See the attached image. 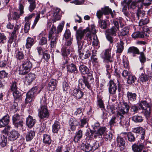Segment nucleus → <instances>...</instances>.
Masks as SVG:
<instances>
[{"mask_svg":"<svg viewBox=\"0 0 152 152\" xmlns=\"http://www.w3.org/2000/svg\"><path fill=\"white\" fill-rule=\"evenodd\" d=\"M121 4L122 6H123L122 8L123 12L126 16H128L129 15V13L127 11V6H128V2L127 1V0H124L122 1L121 2Z\"/></svg>","mask_w":152,"mask_h":152,"instance_id":"obj_31","label":"nucleus"},{"mask_svg":"<svg viewBox=\"0 0 152 152\" xmlns=\"http://www.w3.org/2000/svg\"><path fill=\"white\" fill-rule=\"evenodd\" d=\"M70 50L69 49H67L66 46H64L61 49V54L64 57L63 60V64L68 63L69 61V58L67 56L69 54Z\"/></svg>","mask_w":152,"mask_h":152,"instance_id":"obj_10","label":"nucleus"},{"mask_svg":"<svg viewBox=\"0 0 152 152\" xmlns=\"http://www.w3.org/2000/svg\"><path fill=\"white\" fill-rule=\"evenodd\" d=\"M127 137L128 140L130 142H134L135 140V138L134 134L131 132L127 133Z\"/></svg>","mask_w":152,"mask_h":152,"instance_id":"obj_59","label":"nucleus"},{"mask_svg":"<svg viewBox=\"0 0 152 152\" xmlns=\"http://www.w3.org/2000/svg\"><path fill=\"white\" fill-rule=\"evenodd\" d=\"M57 81L56 80L52 79L49 82L48 86L47 88L49 91H53L56 89Z\"/></svg>","mask_w":152,"mask_h":152,"instance_id":"obj_19","label":"nucleus"},{"mask_svg":"<svg viewBox=\"0 0 152 152\" xmlns=\"http://www.w3.org/2000/svg\"><path fill=\"white\" fill-rule=\"evenodd\" d=\"M79 57L82 60H84V59L88 58L91 55L90 51L88 50L86 51V53L84 55L83 51H79L78 52Z\"/></svg>","mask_w":152,"mask_h":152,"instance_id":"obj_25","label":"nucleus"},{"mask_svg":"<svg viewBox=\"0 0 152 152\" xmlns=\"http://www.w3.org/2000/svg\"><path fill=\"white\" fill-rule=\"evenodd\" d=\"M67 71L68 73L77 74L78 73V70L76 66L73 63L67 65Z\"/></svg>","mask_w":152,"mask_h":152,"instance_id":"obj_15","label":"nucleus"},{"mask_svg":"<svg viewBox=\"0 0 152 152\" xmlns=\"http://www.w3.org/2000/svg\"><path fill=\"white\" fill-rule=\"evenodd\" d=\"M24 3V0H20L19 1L18 9L20 11V14H18L17 12H13L12 13V17L11 15L8 16L9 19H10V18H12L13 20H18L20 18V15H22L24 12L23 10Z\"/></svg>","mask_w":152,"mask_h":152,"instance_id":"obj_5","label":"nucleus"},{"mask_svg":"<svg viewBox=\"0 0 152 152\" xmlns=\"http://www.w3.org/2000/svg\"><path fill=\"white\" fill-rule=\"evenodd\" d=\"M151 31L149 28L147 26H145L143 28V31L141 32H143L144 37L145 36H148Z\"/></svg>","mask_w":152,"mask_h":152,"instance_id":"obj_55","label":"nucleus"},{"mask_svg":"<svg viewBox=\"0 0 152 152\" xmlns=\"http://www.w3.org/2000/svg\"><path fill=\"white\" fill-rule=\"evenodd\" d=\"M89 121L88 117H85L83 118H81L80 120V125L81 127H84L87 124Z\"/></svg>","mask_w":152,"mask_h":152,"instance_id":"obj_42","label":"nucleus"},{"mask_svg":"<svg viewBox=\"0 0 152 152\" xmlns=\"http://www.w3.org/2000/svg\"><path fill=\"white\" fill-rule=\"evenodd\" d=\"M126 95L128 101L129 103L132 102L136 99L137 95L136 93L128 91L127 92Z\"/></svg>","mask_w":152,"mask_h":152,"instance_id":"obj_24","label":"nucleus"},{"mask_svg":"<svg viewBox=\"0 0 152 152\" xmlns=\"http://www.w3.org/2000/svg\"><path fill=\"white\" fill-rule=\"evenodd\" d=\"M38 89V87L36 86L32 88L31 90L29 91L26 94V98L25 100L26 103L30 102L33 100L34 97L36 94L37 91Z\"/></svg>","mask_w":152,"mask_h":152,"instance_id":"obj_7","label":"nucleus"},{"mask_svg":"<svg viewBox=\"0 0 152 152\" xmlns=\"http://www.w3.org/2000/svg\"><path fill=\"white\" fill-rule=\"evenodd\" d=\"M123 63L125 68H127L129 67V62L125 56L123 57Z\"/></svg>","mask_w":152,"mask_h":152,"instance_id":"obj_61","label":"nucleus"},{"mask_svg":"<svg viewBox=\"0 0 152 152\" xmlns=\"http://www.w3.org/2000/svg\"><path fill=\"white\" fill-rule=\"evenodd\" d=\"M116 141L117 145L119 147H122V148H124L125 145V141L122 137L118 136L116 138Z\"/></svg>","mask_w":152,"mask_h":152,"instance_id":"obj_32","label":"nucleus"},{"mask_svg":"<svg viewBox=\"0 0 152 152\" xmlns=\"http://www.w3.org/2000/svg\"><path fill=\"white\" fill-rule=\"evenodd\" d=\"M126 79H127V83L129 84L134 83L136 80V77L131 74L127 77Z\"/></svg>","mask_w":152,"mask_h":152,"instance_id":"obj_48","label":"nucleus"},{"mask_svg":"<svg viewBox=\"0 0 152 152\" xmlns=\"http://www.w3.org/2000/svg\"><path fill=\"white\" fill-rule=\"evenodd\" d=\"M50 15L51 17L50 19L53 23L57 21L60 20L61 16V9L57 8H56Z\"/></svg>","mask_w":152,"mask_h":152,"instance_id":"obj_8","label":"nucleus"},{"mask_svg":"<svg viewBox=\"0 0 152 152\" xmlns=\"http://www.w3.org/2000/svg\"><path fill=\"white\" fill-rule=\"evenodd\" d=\"M124 43L122 41L120 40L117 44V53H121L124 49Z\"/></svg>","mask_w":152,"mask_h":152,"instance_id":"obj_38","label":"nucleus"},{"mask_svg":"<svg viewBox=\"0 0 152 152\" xmlns=\"http://www.w3.org/2000/svg\"><path fill=\"white\" fill-rule=\"evenodd\" d=\"M78 45V52H79V51H83V47L84 45L83 40H77Z\"/></svg>","mask_w":152,"mask_h":152,"instance_id":"obj_57","label":"nucleus"},{"mask_svg":"<svg viewBox=\"0 0 152 152\" xmlns=\"http://www.w3.org/2000/svg\"><path fill=\"white\" fill-rule=\"evenodd\" d=\"M128 112L125 110V108L123 106L119 107L117 111V120L119 124L122 126H124L128 124V121L124 115L127 114Z\"/></svg>","mask_w":152,"mask_h":152,"instance_id":"obj_4","label":"nucleus"},{"mask_svg":"<svg viewBox=\"0 0 152 152\" xmlns=\"http://www.w3.org/2000/svg\"><path fill=\"white\" fill-rule=\"evenodd\" d=\"M64 36L66 39L71 38V34L70 30L69 29H66L65 31Z\"/></svg>","mask_w":152,"mask_h":152,"instance_id":"obj_63","label":"nucleus"},{"mask_svg":"<svg viewBox=\"0 0 152 152\" xmlns=\"http://www.w3.org/2000/svg\"><path fill=\"white\" fill-rule=\"evenodd\" d=\"M103 54L104 56L103 57V58L104 59V61H106V62H110V63L113 62V61L111 56V49L108 48L106 49Z\"/></svg>","mask_w":152,"mask_h":152,"instance_id":"obj_11","label":"nucleus"},{"mask_svg":"<svg viewBox=\"0 0 152 152\" xmlns=\"http://www.w3.org/2000/svg\"><path fill=\"white\" fill-rule=\"evenodd\" d=\"M129 29L128 27H125L123 28L120 33L121 36H124L128 34Z\"/></svg>","mask_w":152,"mask_h":152,"instance_id":"obj_54","label":"nucleus"},{"mask_svg":"<svg viewBox=\"0 0 152 152\" xmlns=\"http://www.w3.org/2000/svg\"><path fill=\"white\" fill-rule=\"evenodd\" d=\"M80 148L84 151L86 152H89L92 150V146L88 143L84 144H81Z\"/></svg>","mask_w":152,"mask_h":152,"instance_id":"obj_27","label":"nucleus"},{"mask_svg":"<svg viewBox=\"0 0 152 152\" xmlns=\"http://www.w3.org/2000/svg\"><path fill=\"white\" fill-rule=\"evenodd\" d=\"M101 10L104 15H108L110 13L112 15L113 14L111 10L108 7H105L104 8H102Z\"/></svg>","mask_w":152,"mask_h":152,"instance_id":"obj_53","label":"nucleus"},{"mask_svg":"<svg viewBox=\"0 0 152 152\" xmlns=\"http://www.w3.org/2000/svg\"><path fill=\"white\" fill-rule=\"evenodd\" d=\"M145 15V12L144 11L141 9H137L136 12V15L138 20H139L140 18H142Z\"/></svg>","mask_w":152,"mask_h":152,"instance_id":"obj_52","label":"nucleus"},{"mask_svg":"<svg viewBox=\"0 0 152 152\" xmlns=\"http://www.w3.org/2000/svg\"><path fill=\"white\" fill-rule=\"evenodd\" d=\"M15 57L16 59L19 61L23 60L25 58L23 53L21 51H18L16 53Z\"/></svg>","mask_w":152,"mask_h":152,"instance_id":"obj_47","label":"nucleus"},{"mask_svg":"<svg viewBox=\"0 0 152 152\" xmlns=\"http://www.w3.org/2000/svg\"><path fill=\"white\" fill-rule=\"evenodd\" d=\"M82 132L81 130L80 129L76 132V135L75 136L74 139V141L75 142H77L82 138Z\"/></svg>","mask_w":152,"mask_h":152,"instance_id":"obj_41","label":"nucleus"},{"mask_svg":"<svg viewBox=\"0 0 152 152\" xmlns=\"http://www.w3.org/2000/svg\"><path fill=\"white\" fill-rule=\"evenodd\" d=\"M69 123L71 129L73 131L75 130L76 127L79 123L78 121L74 118H70L69 120Z\"/></svg>","mask_w":152,"mask_h":152,"instance_id":"obj_16","label":"nucleus"},{"mask_svg":"<svg viewBox=\"0 0 152 152\" xmlns=\"http://www.w3.org/2000/svg\"><path fill=\"white\" fill-rule=\"evenodd\" d=\"M87 33L86 29L82 30L81 28L77 29L76 33V37L77 40H82L84 37L85 34Z\"/></svg>","mask_w":152,"mask_h":152,"instance_id":"obj_17","label":"nucleus"},{"mask_svg":"<svg viewBox=\"0 0 152 152\" xmlns=\"http://www.w3.org/2000/svg\"><path fill=\"white\" fill-rule=\"evenodd\" d=\"M143 148L142 145H137L134 144L132 146V149L134 152H141Z\"/></svg>","mask_w":152,"mask_h":152,"instance_id":"obj_36","label":"nucleus"},{"mask_svg":"<svg viewBox=\"0 0 152 152\" xmlns=\"http://www.w3.org/2000/svg\"><path fill=\"white\" fill-rule=\"evenodd\" d=\"M36 122V120L33 118L29 115L27 118L26 121V125L29 128H32Z\"/></svg>","mask_w":152,"mask_h":152,"instance_id":"obj_21","label":"nucleus"},{"mask_svg":"<svg viewBox=\"0 0 152 152\" xmlns=\"http://www.w3.org/2000/svg\"><path fill=\"white\" fill-rule=\"evenodd\" d=\"M132 120L135 123H140L143 121V117L140 115H134L132 118Z\"/></svg>","mask_w":152,"mask_h":152,"instance_id":"obj_45","label":"nucleus"},{"mask_svg":"<svg viewBox=\"0 0 152 152\" xmlns=\"http://www.w3.org/2000/svg\"><path fill=\"white\" fill-rule=\"evenodd\" d=\"M47 103L46 98L45 97H42L40 101V107L38 109V115L41 119L48 118L49 115Z\"/></svg>","mask_w":152,"mask_h":152,"instance_id":"obj_3","label":"nucleus"},{"mask_svg":"<svg viewBox=\"0 0 152 152\" xmlns=\"http://www.w3.org/2000/svg\"><path fill=\"white\" fill-rule=\"evenodd\" d=\"M138 106L139 107L136 106H132L131 110L135 113L137 112L139 109H141L145 116H148L150 115L152 111V105L150 99L148 98L145 100H142L138 103Z\"/></svg>","mask_w":152,"mask_h":152,"instance_id":"obj_1","label":"nucleus"},{"mask_svg":"<svg viewBox=\"0 0 152 152\" xmlns=\"http://www.w3.org/2000/svg\"><path fill=\"white\" fill-rule=\"evenodd\" d=\"M35 75L33 73H29L25 77L26 82L28 83V85H30L36 78Z\"/></svg>","mask_w":152,"mask_h":152,"instance_id":"obj_23","label":"nucleus"},{"mask_svg":"<svg viewBox=\"0 0 152 152\" xmlns=\"http://www.w3.org/2000/svg\"><path fill=\"white\" fill-rule=\"evenodd\" d=\"M22 119L21 117L19 115L16 114L12 116L13 123L17 121H19L20 120Z\"/></svg>","mask_w":152,"mask_h":152,"instance_id":"obj_60","label":"nucleus"},{"mask_svg":"<svg viewBox=\"0 0 152 152\" xmlns=\"http://www.w3.org/2000/svg\"><path fill=\"white\" fill-rule=\"evenodd\" d=\"M128 53H132L133 56H135V54H139V51L136 47H130L128 50Z\"/></svg>","mask_w":152,"mask_h":152,"instance_id":"obj_37","label":"nucleus"},{"mask_svg":"<svg viewBox=\"0 0 152 152\" xmlns=\"http://www.w3.org/2000/svg\"><path fill=\"white\" fill-rule=\"evenodd\" d=\"M23 121L22 119L13 123L15 128L21 130L22 129Z\"/></svg>","mask_w":152,"mask_h":152,"instance_id":"obj_40","label":"nucleus"},{"mask_svg":"<svg viewBox=\"0 0 152 152\" xmlns=\"http://www.w3.org/2000/svg\"><path fill=\"white\" fill-rule=\"evenodd\" d=\"M63 27L62 25H60L58 26V27L57 28L58 30L57 31L56 30V27L54 26V25H53L52 26V27H51V29L50 31H51V30L53 29V28L55 29V31L54 30H53V32L54 33L55 32L56 33V35H57L59 33V32H61L63 29Z\"/></svg>","mask_w":152,"mask_h":152,"instance_id":"obj_51","label":"nucleus"},{"mask_svg":"<svg viewBox=\"0 0 152 152\" xmlns=\"http://www.w3.org/2000/svg\"><path fill=\"white\" fill-rule=\"evenodd\" d=\"M109 92L110 94L113 95L115 94L117 90V85L113 80H110L108 83Z\"/></svg>","mask_w":152,"mask_h":152,"instance_id":"obj_12","label":"nucleus"},{"mask_svg":"<svg viewBox=\"0 0 152 152\" xmlns=\"http://www.w3.org/2000/svg\"><path fill=\"white\" fill-rule=\"evenodd\" d=\"M35 39L31 37H28L26 39V47L27 49L31 48L35 43Z\"/></svg>","mask_w":152,"mask_h":152,"instance_id":"obj_26","label":"nucleus"},{"mask_svg":"<svg viewBox=\"0 0 152 152\" xmlns=\"http://www.w3.org/2000/svg\"><path fill=\"white\" fill-rule=\"evenodd\" d=\"M149 77L147 75L142 73L139 77V80L142 82H146L148 80Z\"/></svg>","mask_w":152,"mask_h":152,"instance_id":"obj_50","label":"nucleus"},{"mask_svg":"<svg viewBox=\"0 0 152 152\" xmlns=\"http://www.w3.org/2000/svg\"><path fill=\"white\" fill-rule=\"evenodd\" d=\"M1 141L0 142L1 146L2 147H4L6 145L7 141V137L4 135H1Z\"/></svg>","mask_w":152,"mask_h":152,"instance_id":"obj_46","label":"nucleus"},{"mask_svg":"<svg viewBox=\"0 0 152 152\" xmlns=\"http://www.w3.org/2000/svg\"><path fill=\"white\" fill-rule=\"evenodd\" d=\"M7 37L3 33H0V44L4 43L6 41Z\"/></svg>","mask_w":152,"mask_h":152,"instance_id":"obj_64","label":"nucleus"},{"mask_svg":"<svg viewBox=\"0 0 152 152\" xmlns=\"http://www.w3.org/2000/svg\"><path fill=\"white\" fill-rule=\"evenodd\" d=\"M72 94L77 99H80L83 96L84 93L80 90L76 88L73 90Z\"/></svg>","mask_w":152,"mask_h":152,"instance_id":"obj_22","label":"nucleus"},{"mask_svg":"<svg viewBox=\"0 0 152 152\" xmlns=\"http://www.w3.org/2000/svg\"><path fill=\"white\" fill-rule=\"evenodd\" d=\"M51 141V137L50 135L47 134H44L43 138V142L44 143L49 145L50 144Z\"/></svg>","mask_w":152,"mask_h":152,"instance_id":"obj_35","label":"nucleus"},{"mask_svg":"<svg viewBox=\"0 0 152 152\" xmlns=\"http://www.w3.org/2000/svg\"><path fill=\"white\" fill-rule=\"evenodd\" d=\"M30 56H26L22 61V64L19 67L20 75H24L27 74L32 68V64L30 60Z\"/></svg>","mask_w":152,"mask_h":152,"instance_id":"obj_2","label":"nucleus"},{"mask_svg":"<svg viewBox=\"0 0 152 152\" xmlns=\"http://www.w3.org/2000/svg\"><path fill=\"white\" fill-rule=\"evenodd\" d=\"M60 123L58 121H55L54 124L52 126V131L54 133H56L60 129Z\"/></svg>","mask_w":152,"mask_h":152,"instance_id":"obj_34","label":"nucleus"},{"mask_svg":"<svg viewBox=\"0 0 152 152\" xmlns=\"http://www.w3.org/2000/svg\"><path fill=\"white\" fill-rule=\"evenodd\" d=\"M82 77V80L83 83L85 84V86L90 90H91L92 88L91 86V84L92 83H91L90 82H89L85 76H83Z\"/></svg>","mask_w":152,"mask_h":152,"instance_id":"obj_39","label":"nucleus"},{"mask_svg":"<svg viewBox=\"0 0 152 152\" xmlns=\"http://www.w3.org/2000/svg\"><path fill=\"white\" fill-rule=\"evenodd\" d=\"M20 136L18 132L15 130H12L8 134V139L9 140L13 141L17 139Z\"/></svg>","mask_w":152,"mask_h":152,"instance_id":"obj_13","label":"nucleus"},{"mask_svg":"<svg viewBox=\"0 0 152 152\" xmlns=\"http://www.w3.org/2000/svg\"><path fill=\"white\" fill-rule=\"evenodd\" d=\"M79 70L81 73L83 75L88 74L89 73V69L85 65L81 64L79 66Z\"/></svg>","mask_w":152,"mask_h":152,"instance_id":"obj_29","label":"nucleus"},{"mask_svg":"<svg viewBox=\"0 0 152 152\" xmlns=\"http://www.w3.org/2000/svg\"><path fill=\"white\" fill-rule=\"evenodd\" d=\"M144 0H137L136 1L137 3V6L138 7V9H141L142 8L143 4H144L145 5H149L150 4V3L148 2L145 3H143Z\"/></svg>","mask_w":152,"mask_h":152,"instance_id":"obj_44","label":"nucleus"},{"mask_svg":"<svg viewBox=\"0 0 152 152\" xmlns=\"http://www.w3.org/2000/svg\"><path fill=\"white\" fill-rule=\"evenodd\" d=\"M30 23L29 21H27L26 23L24 28V31L25 33H28L30 28Z\"/></svg>","mask_w":152,"mask_h":152,"instance_id":"obj_62","label":"nucleus"},{"mask_svg":"<svg viewBox=\"0 0 152 152\" xmlns=\"http://www.w3.org/2000/svg\"><path fill=\"white\" fill-rule=\"evenodd\" d=\"M52 29L49 32L48 34L49 40L50 41V45L52 48L55 47L56 46L57 40V35H56V33L53 32V30L55 31V29Z\"/></svg>","mask_w":152,"mask_h":152,"instance_id":"obj_6","label":"nucleus"},{"mask_svg":"<svg viewBox=\"0 0 152 152\" xmlns=\"http://www.w3.org/2000/svg\"><path fill=\"white\" fill-rule=\"evenodd\" d=\"M29 4L28 10L31 12H32L36 7V3L35 0H28Z\"/></svg>","mask_w":152,"mask_h":152,"instance_id":"obj_28","label":"nucleus"},{"mask_svg":"<svg viewBox=\"0 0 152 152\" xmlns=\"http://www.w3.org/2000/svg\"><path fill=\"white\" fill-rule=\"evenodd\" d=\"M104 138L106 141H107L108 140L110 141L113 138L112 134L109 132L106 133L104 135Z\"/></svg>","mask_w":152,"mask_h":152,"instance_id":"obj_56","label":"nucleus"},{"mask_svg":"<svg viewBox=\"0 0 152 152\" xmlns=\"http://www.w3.org/2000/svg\"><path fill=\"white\" fill-rule=\"evenodd\" d=\"M133 132L141 134V140H143L145 138V129L141 127H138L133 129Z\"/></svg>","mask_w":152,"mask_h":152,"instance_id":"obj_20","label":"nucleus"},{"mask_svg":"<svg viewBox=\"0 0 152 152\" xmlns=\"http://www.w3.org/2000/svg\"><path fill=\"white\" fill-rule=\"evenodd\" d=\"M118 30L116 28H115L113 27L106 30V38L110 43L113 42V38L112 36L116 35V32Z\"/></svg>","mask_w":152,"mask_h":152,"instance_id":"obj_9","label":"nucleus"},{"mask_svg":"<svg viewBox=\"0 0 152 152\" xmlns=\"http://www.w3.org/2000/svg\"><path fill=\"white\" fill-rule=\"evenodd\" d=\"M132 37L135 39L138 38H144V34L143 32H136L133 33L132 35Z\"/></svg>","mask_w":152,"mask_h":152,"instance_id":"obj_49","label":"nucleus"},{"mask_svg":"<svg viewBox=\"0 0 152 152\" xmlns=\"http://www.w3.org/2000/svg\"><path fill=\"white\" fill-rule=\"evenodd\" d=\"M132 1L131 0H129L128 1V8L134 9L137 7V3L136 1L132 2Z\"/></svg>","mask_w":152,"mask_h":152,"instance_id":"obj_43","label":"nucleus"},{"mask_svg":"<svg viewBox=\"0 0 152 152\" xmlns=\"http://www.w3.org/2000/svg\"><path fill=\"white\" fill-rule=\"evenodd\" d=\"M10 122V117L7 114L4 116L1 119H0V128L5 127L8 125Z\"/></svg>","mask_w":152,"mask_h":152,"instance_id":"obj_18","label":"nucleus"},{"mask_svg":"<svg viewBox=\"0 0 152 152\" xmlns=\"http://www.w3.org/2000/svg\"><path fill=\"white\" fill-rule=\"evenodd\" d=\"M35 135V132L34 131H30L26 134V139L27 141H31Z\"/></svg>","mask_w":152,"mask_h":152,"instance_id":"obj_30","label":"nucleus"},{"mask_svg":"<svg viewBox=\"0 0 152 152\" xmlns=\"http://www.w3.org/2000/svg\"><path fill=\"white\" fill-rule=\"evenodd\" d=\"M90 31H87L86 37L88 41L92 40V35H96V31L95 28V26L93 25H91Z\"/></svg>","mask_w":152,"mask_h":152,"instance_id":"obj_14","label":"nucleus"},{"mask_svg":"<svg viewBox=\"0 0 152 152\" xmlns=\"http://www.w3.org/2000/svg\"><path fill=\"white\" fill-rule=\"evenodd\" d=\"M149 19L147 17L141 19L139 23L140 26H142L144 25L147 24L149 22Z\"/></svg>","mask_w":152,"mask_h":152,"instance_id":"obj_58","label":"nucleus"},{"mask_svg":"<svg viewBox=\"0 0 152 152\" xmlns=\"http://www.w3.org/2000/svg\"><path fill=\"white\" fill-rule=\"evenodd\" d=\"M97 105L101 109L104 108V105L103 100L102 97L99 95H97Z\"/></svg>","mask_w":152,"mask_h":152,"instance_id":"obj_33","label":"nucleus"}]
</instances>
